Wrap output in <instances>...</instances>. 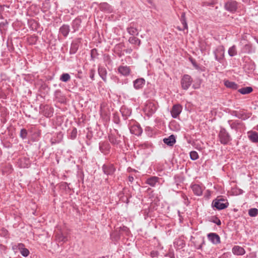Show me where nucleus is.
Returning <instances> with one entry per match:
<instances>
[{
    "label": "nucleus",
    "mask_w": 258,
    "mask_h": 258,
    "mask_svg": "<svg viewBox=\"0 0 258 258\" xmlns=\"http://www.w3.org/2000/svg\"><path fill=\"white\" fill-rule=\"evenodd\" d=\"M76 51V49L74 50V51H73V52L75 53Z\"/></svg>",
    "instance_id": "49"
},
{
    "label": "nucleus",
    "mask_w": 258,
    "mask_h": 258,
    "mask_svg": "<svg viewBox=\"0 0 258 258\" xmlns=\"http://www.w3.org/2000/svg\"><path fill=\"white\" fill-rule=\"evenodd\" d=\"M130 132L133 134L139 136L142 133V129L138 125H132L130 128Z\"/></svg>",
    "instance_id": "12"
},
{
    "label": "nucleus",
    "mask_w": 258,
    "mask_h": 258,
    "mask_svg": "<svg viewBox=\"0 0 258 258\" xmlns=\"http://www.w3.org/2000/svg\"><path fill=\"white\" fill-rule=\"evenodd\" d=\"M127 32L131 35H138V29L132 26L129 27L127 28Z\"/></svg>",
    "instance_id": "28"
},
{
    "label": "nucleus",
    "mask_w": 258,
    "mask_h": 258,
    "mask_svg": "<svg viewBox=\"0 0 258 258\" xmlns=\"http://www.w3.org/2000/svg\"><path fill=\"white\" fill-rule=\"evenodd\" d=\"M95 74V71L94 70H91L90 72V77L92 80H94V76Z\"/></svg>",
    "instance_id": "38"
},
{
    "label": "nucleus",
    "mask_w": 258,
    "mask_h": 258,
    "mask_svg": "<svg viewBox=\"0 0 258 258\" xmlns=\"http://www.w3.org/2000/svg\"><path fill=\"white\" fill-rule=\"evenodd\" d=\"M186 20L185 13H182L181 14V20Z\"/></svg>",
    "instance_id": "40"
},
{
    "label": "nucleus",
    "mask_w": 258,
    "mask_h": 258,
    "mask_svg": "<svg viewBox=\"0 0 258 258\" xmlns=\"http://www.w3.org/2000/svg\"><path fill=\"white\" fill-rule=\"evenodd\" d=\"M214 222L217 225H220L221 223L220 220L217 218H216V220L214 221Z\"/></svg>",
    "instance_id": "39"
},
{
    "label": "nucleus",
    "mask_w": 258,
    "mask_h": 258,
    "mask_svg": "<svg viewBox=\"0 0 258 258\" xmlns=\"http://www.w3.org/2000/svg\"><path fill=\"white\" fill-rule=\"evenodd\" d=\"M128 181L131 182H132L134 180V177L132 176H128Z\"/></svg>",
    "instance_id": "41"
},
{
    "label": "nucleus",
    "mask_w": 258,
    "mask_h": 258,
    "mask_svg": "<svg viewBox=\"0 0 258 258\" xmlns=\"http://www.w3.org/2000/svg\"><path fill=\"white\" fill-rule=\"evenodd\" d=\"M114 132L116 133V134H118V133H117V131L116 130H114Z\"/></svg>",
    "instance_id": "47"
},
{
    "label": "nucleus",
    "mask_w": 258,
    "mask_h": 258,
    "mask_svg": "<svg viewBox=\"0 0 258 258\" xmlns=\"http://www.w3.org/2000/svg\"><path fill=\"white\" fill-rule=\"evenodd\" d=\"M56 239L58 242H65L68 240V236L64 235L62 233H57L56 235Z\"/></svg>",
    "instance_id": "19"
},
{
    "label": "nucleus",
    "mask_w": 258,
    "mask_h": 258,
    "mask_svg": "<svg viewBox=\"0 0 258 258\" xmlns=\"http://www.w3.org/2000/svg\"><path fill=\"white\" fill-rule=\"evenodd\" d=\"M256 130L258 131V125L256 126Z\"/></svg>",
    "instance_id": "46"
},
{
    "label": "nucleus",
    "mask_w": 258,
    "mask_h": 258,
    "mask_svg": "<svg viewBox=\"0 0 258 258\" xmlns=\"http://www.w3.org/2000/svg\"><path fill=\"white\" fill-rule=\"evenodd\" d=\"M78 20H75V21L73 22V25H75V24H78Z\"/></svg>",
    "instance_id": "45"
},
{
    "label": "nucleus",
    "mask_w": 258,
    "mask_h": 258,
    "mask_svg": "<svg viewBox=\"0 0 258 258\" xmlns=\"http://www.w3.org/2000/svg\"><path fill=\"white\" fill-rule=\"evenodd\" d=\"M163 142L167 145L172 146L176 142L175 138L174 135H172L168 138L164 139Z\"/></svg>",
    "instance_id": "15"
},
{
    "label": "nucleus",
    "mask_w": 258,
    "mask_h": 258,
    "mask_svg": "<svg viewBox=\"0 0 258 258\" xmlns=\"http://www.w3.org/2000/svg\"><path fill=\"white\" fill-rule=\"evenodd\" d=\"M22 161H23V160L21 159L20 160V165H21V167H23V168L27 167V165H22Z\"/></svg>",
    "instance_id": "42"
},
{
    "label": "nucleus",
    "mask_w": 258,
    "mask_h": 258,
    "mask_svg": "<svg viewBox=\"0 0 258 258\" xmlns=\"http://www.w3.org/2000/svg\"><path fill=\"white\" fill-rule=\"evenodd\" d=\"M118 71L123 76H127L130 74L131 70L128 67L120 66L118 68Z\"/></svg>",
    "instance_id": "11"
},
{
    "label": "nucleus",
    "mask_w": 258,
    "mask_h": 258,
    "mask_svg": "<svg viewBox=\"0 0 258 258\" xmlns=\"http://www.w3.org/2000/svg\"><path fill=\"white\" fill-rule=\"evenodd\" d=\"M12 248L14 250H19L21 254L24 257L29 255V250L25 247L23 243H20L13 246Z\"/></svg>",
    "instance_id": "3"
},
{
    "label": "nucleus",
    "mask_w": 258,
    "mask_h": 258,
    "mask_svg": "<svg viewBox=\"0 0 258 258\" xmlns=\"http://www.w3.org/2000/svg\"><path fill=\"white\" fill-rule=\"evenodd\" d=\"M58 136L60 137V140H59V141H58V142H59V141L61 140V138H62V135L60 133H59V134H58Z\"/></svg>",
    "instance_id": "44"
},
{
    "label": "nucleus",
    "mask_w": 258,
    "mask_h": 258,
    "mask_svg": "<svg viewBox=\"0 0 258 258\" xmlns=\"http://www.w3.org/2000/svg\"><path fill=\"white\" fill-rule=\"evenodd\" d=\"M123 230L124 231H125V232H128V231H129L128 229L126 227H123Z\"/></svg>",
    "instance_id": "43"
},
{
    "label": "nucleus",
    "mask_w": 258,
    "mask_h": 258,
    "mask_svg": "<svg viewBox=\"0 0 258 258\" xmlns=\"http://www.w3.org/2000/svg\"><path fill=\"white\" fill-rule=\"evenodd\" d=\"M145 81L143 78H140L136 80L134 82V87L136 89H139L143 87V85L145 84Z\"/></svg>",
    "instance_id": "14"
},
{
    "label": "nucleus",
    "mask_w": 258,
    "mask_h": 258,
    "mask_svg": "<svg viewBox=\"0 0 258 258\" xmlns=\"http://www.w3.org/2000/svg\"><path fill=\"white\" fill-rule=\"evenodd\" d=\"M128 42L132 44L137 46H139L141 43V40L135 36L130 37L128 39Z\"/></svg>",
    "instance_id": "23"
},
{
    "label": "nucleus",
    "mask_w": 258,
    "mask_h": 258,
    "mask_svg": "<svg viewBox=\"0 0 258 258\" xmlns=\"http://www.w3.org/2000/svg\"><path fill=\"white\" fill-rule=\"evenodd\" d=\"M60 32L64 37H66L70 32L69 26L68 25H63L60 27Z\"/></svg>",
    "instance_id": "22"
},
{
    "label": "nucleus",
    "mask_w": 258,
    "mask_h": 258,
    "mask_svg": "<svg viewBox=\"0 0 258 258\" xmlns=\"http://www.w3.org/2000/svg\"><path fill=\"white\" fill-rule=\"evenodd\" d=\"M232 252L234 254L236 255H242L244 253L245 250L242 247L239 246H235L232 248Z\"/></svg>",
    "instance_id": "20"
},
{
    "label": "nucleus",
    "mask_w": 258,
    "mask_h": 258,
    "mask_svg": "<svg viewBox=\"0 0 258 258\" xmlns=\"http://www.w3.org/2000/svg\"><path fill=\"white\" fill-rule=\"evenodd\" d=\"M225 85L227 87L234 90H236L238 88V86L234 82L226 81L224 83Z\"/></svg>",
    "instance_id": "24"
},
{
    "label": "nucleus",
    "mask_w": 258,
    "mask_h": 258,
    "mask_svg": "<svg viewBox=\"0 0 258 258\" xmlns=\"http://www.w3.org/2000/svg\"><path fill=\"white\" fill-rule=\"evenodd\" d=\"M258 210L256 208H252L249 210L248 214L251 217H255L257 215Z\"/></svg>",
    "instance_id": "31"
},
{
    "label": "nucleus",
    "mask_w": 258,
    "mask_h": 258,
    "mask_svg": "<svg viewBox=\"0 0 258 258\" xmlns=\"http://www.w3.org/2000/svg\"><path fill=\"white\" fill-rule=\"evenodd\" d=\"M181 22L183 25V29L182 30H183L184 29H187L188 26H187V24L186 20H181Z\"/></svg>",
    "instance_id": "37"
},
{
    "label": "nucleus",
    "mask_w": 258,
    "mask_h": 258,
    "mask_svg": "<svg viewBox=\"0 0 258 258\" xmlns=\"http://www.w3.org/2000/svg\"><path fill=\"white\" fill-rule=\"evenodd\" d=\"M27 135V132L26 130L25 129H22L20 132V137L23 138L25 139L26 138Z\"/></svg>",
    "instance_id": "35"
},
{
    "label": "nucleus",
    "mask_w": 258,
    "mask_h": 258,
    "mask_svg": "<svg viewBox=\"0 0 258 258\" xmlns=\"http://www.w3.org/2000/svg\"><path fill=\"white\" fill-rule=\"evenodd\" d=\"M177 28H178V29L179 30H181V29L180 28H179V27H178Z\"/></svg>",
    "instance_id": "48"
},
{
    "label": "nucleus",
    "mask_w": 258,
    "mask_h": 258,
    "mask_svg": "<svg viewBox=\"0 0 258 258\" xmlns=\"http://www.w3.org/2000/svg\"><path fill=\"white\" fill-rule=\"evenodd\" d=\"M216 59L220 60L222 59L224 54V49L223 46H219L215 52Z\"/></svg>",
    "instance_id": "10"
},
{
    "label": "nucleus",
    "mask_w": 258,
    "mask_h": 258,
    "mask_svg": "<svg viewBox=\"0 0 258 258\" xmlns=\"http://www.w3.org/2000/svg\"><path fill=\"white\" fill-rule=\"evenodd\" d=\"M190 158L193 160L197 159L199 157L198 154L196 151H191L190 153Z\"/></svg>",
    "instance_id": "34"
},
{
    "label": "nucleus",
    "mask_w": 258,
    "mask_h": 258,
    "mask_svg": "<svg viewBox=\"0 0 258 258\" xmlns=\"http://www.w3.org/2000/svg\"><path fill=\"white\" fill-rule=\"evenodd\" d=\"M248 137L249 140L254 143L258 142V134L255 132L248 133Z\"/></svg>",
    "instance_id": "18"
},
{
    "label": "nucleus",
    "mask_w": 258,
    "mask_h": 258,
    "mask_svg": "<svg viewBox=\"0 0 258 258\" xmlns=\"http://www.w3.org/2000/svg\"><path fill=\"white\" fill-rule=\"evenodd\" d=\"M219 137L220 142L224 145L228 144L230 141V137L225 128L221 129L219 134Z\"/></svg>",
    "instance_id": "4"
},
{
    "label": "nucleus",
    "mask_w": 258,
    "mask_h": 258,
    "mask_svg": "<svg viewBox=\"0 0 258 258\" xmlns=\"http://www.w3.org/2000/svg\"><path fill=\"white\" fill-rule=\"evenodd\" d=\"M225 8L230 12H235L237 8V3L235 1H228L226 3Z\"/></svg>",
    "instance_id": "8"
},
{
    "label": "nucleus",
    "mask_w": 258,
    "mask_h": 258,
    "mask_svg": "<svg viewBox=\"0 0 258 258\" xmlns=\"http://www.w3.org/2000/svg\"><path fill=\"white\" fill-rule=\"evenodd\" d=\"M252 90L253 89L251 87H246L240 89L238 92L242 94H247L251 93Z\"/></svg>",
    "instance_id": "26"
},
{
    "label": "nucleus",
    "mask_w": 258,
    "mask_h": 258,
    "mask_svg": "<svg viewBox=\"0 0 258 258\" xmlns=\"http://www.w3.org/2000/svg\"><path fill=\"white\" fill-rule=\"evenodd\" d=\"M103 172L106 175H112L114 172L115 169L112 164H105L102 167Z\"/></svg>",
    "instance_id": "7"
},
{
    "label": "nucleus",
    "mask_w": 258,
    "mask_h": 258,
    "mask_svg": "<svg viewBox=\"0 0 258 258\" xmlns=\"http://www.w3.org/2000/svg\"><path fill=\"white\" fill-rule=\"evenodd\" d=\"M70 79H71L70 76L68 73L63 74L60 78V80L61 81L64 82H68V81H69L70 80Z\"/></svg>",
    "instance_id": "29"
},
{
    "label": "nucleus",
    "mask_w": 258,
    "mask_h": 258,
    "mask_svg": "<svg viewBox=\"0 0 258 258\" xmlns=\"http://www.w3.org/2000/svg\"><path fill=\"white\" fill-rule=\"evenodd\" d=\"M99 7L102 11H107L109 9V5L106 3H104L100 4Z\"/></svg>",
    "instance_id": "32"
},
{
    "label": "nucleus",
    "mask_w": 258,
    "mask_h": 258,
    "mask_svg": "<svg viewBox=\"0 0 258 258\" xmlns=\"http://www.w3.org/2000/svg\"><path fill=\"white\" fill-rule=\"evenodd\" d=\"M77 130L76 129V128L74 127L71 131L70 138L72 140L75 139L77 137Z\"/></svg>",
    "instance_id": "33"
},
{
    "label": "nucleus",
    "mask_w": 258,
    "mask_h": 258,
    "mask_svg": "<svg viewBox=\"0 0 258 258\" xmlns=\"http://www.w3.org/2000/svg\"><path fill=\"white\" fill-rule=\"evenodd\" d=\"M159 178L156 176H152L148 178L146 183L151 186H155L157 182H159Z\"/></svg>",
    "instance_id": "17"
},
{
    "label": "nucleus",
    "mask_w": 258,
    "mask_h": 258,
    "mask_svg": "<svg viewBox=\"0 0 258 258\" xmlns=\"http://www.w3.org/2000/svg\"><path fill=\"white\" fill-rule=\"evenodd\" d=\"M73 48H72V49H71V51H73Z\"/></svg>",
    "instance_id": "50"
},
{
    "label": "nucleus",
    "mask_w": 258,
    "mask_h": 258,
    "mask_svg": "<svg viewBox=\"0 0 258 258\" xmlns=\"http://www.w3.org/2000/svg\"><path fill=\"white\" fill-rule=\"evenodd\" d=\"M227 201L221 197H218L212 202V206L218 210H222L226 208L228 206Z\"/></svg>",
    "instance_id": "2"
},
{
    "label": "nucleus",
    "mask_w": 258,
    "mask_h": 258,
    "mask_svg": "<svg viewBox=\"0 0 258 258\" xmlns=\"http://www.w3.org/2000/svg\"><path fill=\"white\" fill-rule=\"evenodd\" d=\"M109 140L110 143L114 145H117L120 142L118 138L112 133L109 136Z\"/></svg>",
    "instance_id": "21"
},
{
    "label": "nucleus",
    "mask_w": 258,
    "mask_h": 258,
    "mask_svg": "<svg viewBox=\"0 0 258 258\" xmlns=\"http://www.w3.org/2000/svg\"><path fill=\"white\" fill-rule=\"evenodd\" d=\"M228 54L231 56H233L237 54V51L236 50V48L235 46H232L230 48H229L228 50Z\"/></svg>",
    "instance_id": "30"
},
{
    "label": "nucleus",
    "mask_w": 258,
    "mask_h": 258,
    "mask_svg": "<svg viewBox=\"0 0 258 258\" xmlns=\"http://www.w3.org/2000/svg\"><path fill=\"white\" fill-rule=\"evenodd\" d=\"M194 193L197 196H201L203 193L202 187L198 184H194L191 186Z\"/></svg>",
    "instance_id": "16"
},
{
    "label": "nucleus",
    "mask_w": 258,
    "mask_h": 258,
    "mask_svg": "<svg viewBox=\"0 0 258 258\" xmlns=\"http://www.w3.org/2000/svg\"><path fill=\"white\" fill-rule=\"evenodd\" d=\"M182 110V106L179 104H176L173 106L171 110V114L173 118H176L180 113Z\"/></svg>",
    "instance_id": "6"
},
{
    "label": "nucleus",
    "mask_w": 258,
    "mask_h": 258,
    "mask_svg": "<svg viewBox=\"0 0 258 258\" xmlns=\"http://www.w3.org/2000/svg\"><path fill=\"white\" fill-rule=\"evenodd\" d=\"M192 82V80L188 75H185L181 79V84L182 88L183 89L186 90L190 86Z\"/></svg>",
    "instance_id": "5"
},
{
    "label": "nucleus",
    "mask_w": 258,
    "mask_h": 258,
    "mask_svg": "<svg viewBox=\"0 0 258 258\" xmlns=\"http://www.w3.org/2000/svg\"><path fill=\"white\" fill-rule=\"evenodd\" d=\"M208 237L214 244H218L220 242V238L219 236L215 233H210L208 234Z\"/></svg>",
    "instance_id": "9"
},
{
    "label": "nucleus",
    "mask_w": 258,
    "mask_h": 258,
    "mask_svg": "<svg viewBox=\"0 0 258 258\" xmlns=\"http://www.w3.org/2000/svg\"><path fill=\"white\" fill-rule=\"evenodd\" d=\"M157 109V104L156 102L152 101H148L145 104L143 109L145 114L150 116L154 113Z\"/></svg>",
    "instance_id": "1"
},
{
    "label": "nucleus",
    "mask_w": 258,
    "mask_h": 258,
    "mask_svg": "<svg viewBox=\"0 0 258 258\" xmlns=\"http://www.w3.org/2000/svg\"><path fill=\"white\" fill-rule=\"evenodd\" d=\"M98 73L100 77L102 78V79L104 81H106V70L103 68H99L98 69Z\"/></svg>",
    "instance_id": "25"
},
{
    "label": "nucleus",
    "mask_w": 258,
    "mask_h": 258,
    "mask_svg": "<svg viewBox=\"0 0 258 258\" xmlns=\"http://www.w3.org/2000/svg\"><path fill=\"white\" fill-rule=\"evenodd\" d=\"M99 148L102 153L106 154L109 151L110 147L108 143L103 142L100 144Z\"/></svg>",
    "instance_id": "13"
},
{
    "label": "nucleus",
    "mask_w": 258,
    "mask_h": 258,
    "mask_svg": "<svg viewBox=\"0 0 258 258\" xmlns=\"http://www.w3.org/2000/svg\"><path fill=\"white\" fill-rule=\"evenodd\" d=\"M174 244H176L179 246H180V248L183 247V245H184V243H183V241L181 240H177V241L174 242ZM178 248H180V247H178Z\"/></svg>",
    "instance_id": "36"
},
{
    "label": "nucleus",
    "mask_w": 258,
    "mask_h": 258,
    "mask_svg": "<svg viewBox=\"0 0 258 258\" xmlns=\"http://www.w3.org/2000/svg\"><path fill=\"white\" fill-rule=\"evenodd\" d=\"M107 103L105 102H103L100 105V113L101 115H106L107 113Z\"/></svg>",
    "instance_id": "27"
}]
</instances>
